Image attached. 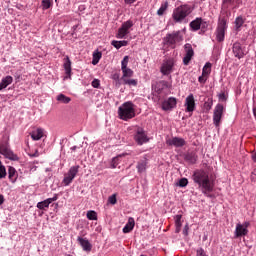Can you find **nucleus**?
<instances>
[{
    "label": "nucleus",
    "instance_id": "nucleus-22",
    "mask_svg": "<svg viewBox=\"0 0 256 256\" xmlns=\"http://www.w3.org/2000/svg\"><path fill=\"white\" fill-rule=\"evenodd\" d=\"M17 177H19V174L17 173V170L13 166H9V168H8V178L11 181V183H15L17 181Z\"/></svg>",
    "mask_w": 256,
    "mask_h": 256
},
{
    "label": "nucleus",
    "instance_id": "nucleus-3",
    "mask_svg": "<svg viewBox=\"0 0 256 256\" xmlns=\"http://www.w3.org/2000/svg\"><path fill=\"white\" fill-rule=\"evenodd\" d=\"M191 6L182 5L173 11L172 17L176 23H181L188 15H191Z\"/></svg>",
    "mask_w": 256,
    "mask_h": 256
},
{
    "label": "nucleus",
    "instance_id": "nucleus-5",
    "mask_svg": "<svg viewBox=\"0 0 256 256\" xmlns=\"http://www.w3.org/2000/svg\"><path fill=\"white\" fill-rule=\"evenodd\" d=\"M0 155H3L6 159H10V161H19V157L13 153V150L9 146V141L0 144Z\"/></svg>",
    "mask_w": 256,
    "mask_h": 256
},
{
    "label": "nucleus",
    "instance_id": "nucleus-35",
    "mask_svg": "<svg viewBox=\"0 0 256 256\" xmlns=\"http://www.w3.org/2000/svg\"><path fill=\"white\" fill-rule=\"evenodd\" d=\"M101 56H102L101 52H94L92 65H97V63H99V61L101 60Z\"/></svg>",
    "mask_w": 256,
    "mask_h": 256
},
{
    "label": "nucleus",
    "instance_id": "nucleus-54",
    "mask_svg": "<svg viewBox=\"0 0 256 256\" xmlns=\"http://www.w3.org/2000/svg\"><path fill=\"white\" fill-rule=\"evenodd\" d=\"M184 233L187 235V226H185V231H184Z\"/></svg>",
    "mask_w": 256,
    "mask_h": 256
},
{
    "label": "nucleus",
    "instance_id": "nucleus-2",
    "mask_svg": "<svg viewBox=\"0 0 256 256\" xmlns=\"http://www.w3.org/2000/svg\"><path fill=\"white\" fill-rule=\"evenodd\" d=\"M118 116L122 121H129L135 117V104L132 102H125L118 108Z\"/></svg>",
    "mask_w": 256,
    "mask_h": 256
},
{
    "label": "nucleus",
    "instance_id": "nucleus-46",
    "mask_svg": "<svg viewBox=\"0 0 256 256\" xmlns=\"http://www.w3.org/2000/svg\"><path fill=\"white\" fill-rule=\"evenodd\" d=\"M196 255H197V256H207V253H205V250H203V248H199V249L196 251Z\"/></svg>",
    "mask_w": 256,
    "mask_h": 256
},
{
    "label": "nucleus",
    "instance_id": "nucleus-56",
    "mask_svg": "<svg viewBox=\"0 0 256 256\" xmlns=\"http://www.w3.org/2000/svg\"><path fill=\"white\" fill-rule=\"evenodd\" d=\"M113 169H115V167H117L115 164L112 165Z\"/></svg>",
    "mask_w": 256,
    "mask_h": 256
},
{
    "label": "nucleus",
    "instance_id": "nucleus-24",
    "mask_svg": "<svg viewBox=\"0 0 256 256\" xmlns=\"http://www.w3.org/2000/svg\"><path fill=\"white\" fill-rule=\"evenodd\" d=\"M134 227H135V219L129 218L128 222L126 223V225L123 228V233H131V231H133Z\"/></svg>",
    "mask_w": 256,
    "mask_h": 256
},
{
    "label": "nucleus",
    "instance_id": "nucleus-28",
    "mask_svg": "<svg viewBox=\"0 0 256 256\" xmlns=\"http://www.w3.org/2000/svg\"><path fill=\"white\" fill-rule=\"evenodd\" d=\"M56 101H59V103H63L64 105H67V104L71 103V98L65 96L64 94H59L56 97Z\"/></svg>",
    "mask_w": 256,
    "mask_h": 256
},
{
    "label": "nucleus",
    "instance_id": "nucleus-41",
    "mask_svg": "<svg viewBox=\"0 0 256 256\" xmlns=\"http://www.w3.org/2000/svg\"><path fill=\"white\" fill-rule=\"evenodd\" d=\"M108 202L111 204V205H115V203H117V196L115 194H113L112 196H110L108 198Z\"/></svg>",
    "mask_w": 256,
    "mask_h": 256
},
{
    "label": "nucleus",
    "instance_id": "nucleus-38",
    "mask_svg": "<svg viewBox=\"0 0 256 256\" xmlns=\"http://www.w3.org/2000/svg\"><path fill=\"white\" fill-rule=\"evenodd\" d=\"M181 215H176L175 217V226H176V231L177 233H179V231L181 230Z\"/></svg>",
    "mask_w": 256,
    "mask_h": 256
},
{
    "label": "nucleus",
    "instance_id": "nucleus-43",
    "mask_svg": "<svg viewBox=\"0 0 256 256\" xmlns=\"http://www.w3.org/2000/svg\"><path fill=\"white\" fill-rule=\"evenodd\" d=\"M100 85H101V82L99 81V79H94L92 81V87H94V89H99Z\"/></svg>",
    "mask_w": 256,
    "mask_h": 256
},
{
    "label": "nucleus",
    "instance_id": "nucleus-29",
    "mask_svg": "<svg viewBox=\"0 0 256 256\" xmlns=\"http://www.w3.org/2000/svg\"><path fill=\"white\" fill-rule=\"evenodd\" d=\"M211 67H212L211 62H207V63L204 65V67H203V69H202V75H203L204 77H209V75H211Z\"/></svg>",
    "mask_w": 256,
    "mask_h": 256
},
{
    "label": "nucleus",
    "instance_id": "nucleus-4",
    "mask_svg": "<svg viewBox=\"0 0 256 256\" xmlns=\"http://www.w3.org/2000/svg\"><path fill=\"white\" fill-rule=\"evenodd\" d=\"M181 41H183V35H181V31L167 34L164 38V44L172 47L173 49H175V45H177V43H181Z\"/></svg>",
    "mask_w": 256,
    "mask_h": 256
},
{
    "label": "nucleus",
    "instance_id": "nucleus-16",
    "mask_svg": "<svg viewBox=\"0 0 256 256\" xmlns=\"http://www.w3.org/2000/svg\"><path fill=\"white\" fill-rule=\"evenodd\" d=\"M57 199H59V197L57 196V194H55L52 198H47L46 200L38 202L36 207L37 209H41L42 211L45 209H49V205L57 201Z\"/></svg>",
    "mask_w": 256,
    "mask_h": 256
},
{
    "label": "nucleus",
    "instance_id": "nucleus-36",
    "mask_svg": "<svg viewBox=\"0 0 256 256\" xmlns=\"http://www.w3.org/2000/svg\"><path fill=\"white\" fill-rule=\"evenodd\" d=\"M87 219H89L90 221H97V212L90 210L87 212Z\"/></svg>",
    "mask_w": 256,
    "mask_h": 256
},
{
    "label": "nucleus",
    "instance_id": "nucleus-10",
    "mask_svg": "<svg viewBox=\"0 0 256 256\" xmlns=\"http://www.w3.org/2000/svg\"><path fill=\"white\" fill-rule=\"evenodd\" d=\"M223 111H225V107H223L222 104H217L216 107L214 108L213 122L216 127H219V123H221Z\"/></svg>",
    "mask_w": 256,
    "mask_h": 256
},
{
    "label": "nucleus",
    "instance_id": "nucleus-27",
    "mask_svg": "<svg viewBox=\"0 0 256 256\" xmlns=\"http://www.w3.org/2000/svg\"><path fill=\"white\" fill-rule=\"evenodd\" d=\"M111 45H113L115 49H121V47H127V45H129V42L127 40H122V41L114 40L111 42Z\"/></svg>",
    "mask_w": 256,
    "mask_h": 256
},
{
    "label": "nucleus",
    "instance_id": "nucleus-17",
    "mask_svg": "<svg viewBox=\"0 0 256 256\" xmlns=\"http://www.w3.org/2000/svg\"><path fill=\"white\" fill-rule=\"evenodd\" d=\"M77 241L79 245L82 247L83 251H86L87 253H89L91 249H93V245H91V242H89L87 238L78 236Z\"/></svg>",
    "mask_w": 256,
    "mask_h": 256
},
{
    "label": "nucleus",
    "instance_id": "nucleus-14",
    "mask_svg": "<svg viewBox=\"0 0 256 256\" xmlns=\"http://www.w3.org/2000/svg\"><path fill=\"white\" fill-rule=\"evenodd\" d=\"M175 107H177V98L175 97H170L162 103L163 111H171V109H175Z\"/></svg>",
    "mask_w": 256,
    "mask_h": 256
},
{
    "label": "nucleus",
    "instance_id": "nucleus-34",
    "mask_svg": "<svg viewBox=\"0 0 256 256\" xmlns=\"http://www.w3.org/2000/svg\"><path fill=\"white\" fill-rule=\"evenodd\" d=\"M167 7H169V3L163 2L157 11V15L159 16L164 15L165 11H167Z\"/></svg>",
    "mask_w": 256,
    "mask_h": 256
},
{
    "label": "nucleus",
    "instance_id": "nucleus-21",
    "mask_svg": "<svg viewBox=\"0 0 256 256\" xmlns=\"http://www.w3.org/2000/svg\"><path fill=\"white\" fill-rule=\"evenodd\" d=\"M44 133L45 131L43 130V128H38L36 130H33L30 133L31 139H33V141H41V139H43Z\"/></svg>",
    "mask_w": 256,
    "mask_h": 256
},
{
    "label": "nucleus",
    "instance_id": "nucleus-9",
    "mask_svg": "<svg viewBox=\"0 0 256 256\" xmlns=\"http://www.w3.org/2000/svg\"><path fill=\"white\" fill-rule=\"evenodd\" d=\"M133 27V21L128 20L122 24V26L118 29V33L116 35L117 39H125L127 35H129V29Z\"/></svg>",
    "mask_w": 256,
    "mask_h": 256
},
{
    "label": "nucleus",
    "instance_id": "nucleus-13",
    "mask_svg": "<svg viewBox=\"0 0 256 256\" xmlns=\"http://www.w3.org/2000/svg\"><path fill=\"white\" fill-rule=\"evenodd\" d=\"M184 49L186 55L183 58V63L184 65H189L191 59H193V56L195 55V52L193 51V46H191V44H185Z\"/></svg>",
    "mask_w": 256,
    "mask_h": 256
},
{
    "label": "nucleus",
    "instance_id": "nucleus-40",
    "mask_svg": "<svg viewBox=\"0 0 256 256\" xmlns=\"http://www.w3.org/2000/svg\"><path fill=\"white\" fill-rule=\"evenodd\" d=\"M188 184L189 180H187V178H182L177 183L178 187H187Z\"/></svg>",
    "mask_w": 256,
    "mask_h": 256
},
{
    "label": "nucleus",
    "instance_id": "nucleus-51",
    "mask_svg": "<svg viewBox=\"0 0 256 256\" xmlns=\"http://www.w3.org/2000/svg\"><path fill=\"white\" fill-rule=\"evenodd\" d=\"M252 159L256 163V152L254 154H252Z\"/></svg>",
    "mask_w": 256,
    "mask_h": 256
},
{
    "label": "nucleus",
    "instance_id": "nucleus-12",
    "mask_svg": "<svg viewBox=\"0 0 256 256\" xmlns=\"http://www.w3.org/2000/svg\"><path fill=\"white\" fill-rule=\"evenodd\" d=\"M134 139L138 145H143V143H147L149 141L147 134H145V130L142 128L137 129Z\"/></svg>",
    "mask_w": 256,
    "mask_h": 256
},
{
    "label": "nucleus",
    "instance_id": "nucleus-47",
    "mask_svg": "<svg viewBox=\"0 0 256 256\" xmlns=\"http://www.w3.org/2000/svg\"><path fill=\"white\" fill-rule=\"evenodd\" d=\"M112 79L117 82V85H121V83H119V73L113 74Z\"/></svg>",
    "mask_w": 256,
    "mask_h": 256
},
{
    "label": "nucleus",
    "instance_id": "nucleus-55",
    "mask_svg": "<svg viewBox=\"0 0 256 256\" xmlns=\"http://www.w3.org/2000/svg\"><path fill=\"white\" fill-rule=\"evenodd\" d=\"M116 159H119V157L113 158V162L115 163Z\"/></svg>",
    "mask_w": 256,
    "mask_h": 256
},
{
    "label": "nucleus",
    "instance_id": "nucleus-25",
    "mask_svg": "<svg viewBox=\"0 0 256 256\" xmlns=\"http://www.w3.org/2000/svg\"><path fill=\"white\" fill-rule=\"evenodd\" d=\"M201 23H203V19L196 18L190 23V27L193 29V31H199L201 29Z\"/></svg>",
    "mask_w": 256,
    "mask_h": 256
},
{
    "label": "nucleus",
    "instance_id": "nucleus-18",
    "mask_svg": "<svg viewBox=\"0 0 256 256\" xmlns=\"http://www.w3.org/2000/svg\"><path fill=\"white\" fill-rule=\"evenodd\" d=\"M232 51L234 57H237V59H243V57H245V53L243 52V48H241V43L239 42H235L233 44Z\"/></svg>",
    "mask_w": 256,
    "mask_h": 256
},
{
    "label": "nucleus",
    "instance_id": "nucleus-52",
    "mask_svg": "<svg viewBox=\"0 0 256 256\" xmlns=\"http://www.w3.org/2000/svg\"><path fill=\"white\" fill-rule=\"evenodd\" d=\"M77 149V146L71 147V151H75Z\"/></svg>",
    "mask_w": 256,
    "mask_h": 256
},
{
    "label": "nucleus",
    "instance_id": "nucleus-45",
    "mask_svg": "<svg viewBox=\"0 0 256 256\" xmlns=\"http://www.w3.org/2000/svg\"><path fill=\"white\" fill-rule=\"evenodd\" d=\"M187 159L191 163H197V156H195V155H189V156H187Z\"/></svg>",
    "mask_w": 256,
    "mask_h": 256
},
{
    "label": "nucleus",
    "instance_id": "nucleus-8",
    "mask_svg": "<svg viewBox=\"0 0 256 256\" xmlns=\"http://www.w3.org/2000/svg\"><path fill=\"white\" fill-rule=\"evenodd\" d=\"M79 173V166H72L68 173L64 176V179L62 183L67 187L73 183V179L77 177V174Z\"/></svg>",
    "mask_w": 256,
    "mask_h": 256
},
{
    "label": "nucleus",
    "instance_id": "nucleus-6",
    "mask_svg": "<svg viewBox=\"0 0 256 256\" xmlns=\"http://www.w3.org/2000/svg\"><path fill=\"white\" fill-rule=\"evenodd\" d=\"M225 31H227V19L219 18L216 29V39L219 43L225 41Z\"/></svg>",
    "mask_w": 256,
    "mask_h": 256
},
{
    "label": "nucleus",
    "instance_id": "nucleus-1",
    "mask_svg": "<svg viewBox=\"0 0 256 256\" xmlns=\"http://www.w3.org/2000/svg\"><path fill=\"white\" fill-rule=\"evenodd\" d=\"M192 179L204 195L213 191V180H211V176H209V172L207 170L198 169L194 171Z\"/></svg>",
    "mask_w": 256,
    "mask_h": 256
},
{
    "label": "nucleus",
    "instance_id": "nucleus-26",
    "mask_svg": "<svg viewBox=\"0 0 256 256\" xmlns=\"http://www.w3.org/2000/svg\"><path fill=\"white\" fill-rule=\"evenodd\" d=\"M64 69L66 75H68V77H71V59H69V56H66L64 59Z\"/></svg>",
    "mask_w": 256,
    "mask_h": 256
},
{
    "label": "nucleus",
    "instance_id": "nucleus-39",
    "mask_svg": "<svg viewBox=\"0 0 256 256\" xmlns=\"http://www.w3.org/2000/svg\"><path fill=\"white\" fill-rule=\"evenodd\" d=\"M127 65H129V56H125L121 61V69H127Z\"/></svg>",
    "mask_w": 256,
    "mask_h": 256
},
{
    "label": "nucleus",
    "instance_id": "nucleus-32",
    "mask_svg": "<svg viewBox=\"0 0 256 256\" xmlns=\"http://www.w3.org/2000/svg\"><path fill=\"white\" fill-rule=\"evenodd\" d=\"M122 82L124 85H128L129 87H137L139 83L137 79H129V78L122 80Z\"/></svg>",
    "mask_w": 256,
    "mask_h": 256
},
{
    "label": "nucleus",
    "instance_id": "nucleus-15",
    "mask_svg": "<svg viewBox=\"0 0 256 256\" xmlns=\"http://www.w3.org/2000/svg\"><path fill=\"white\" fill-rule=\"evenodd\" d=\"M185 107L187 113H193L195 111V96L189 94L185 99Z\"/></svg>",
    "mask_w": 256,
    "mask_h": 256
},
{
    "label": "nucleus",
    "instance_id": "nucleus-7",
    "mask_svg": "<svg viewBox=\"0 0 256 256\" xmlns=\"http://www.w3.org/2000/svg\"><path fill=\"white\" fill-rule=\"evenodd\" d=\"M175 67V59L173 58H168L163 61L160 72L162 75H171L173 73V69Z\"/></svg>",
    "mask_w": 256,
    "mask_h": 256
},
{
    "label": "nucleus",
    "instance_id": "nucleus-33",
    "mask_svg": "<svg viewBox=\"0 0 256 256\" xmlns=\"http://www.w3.org/2000/svg\"><path fill=\"white\" fill-rule=\"evenodd\" d=\"M136 168H137L138 173H145V171L147 170V162L146 161L138 162Z\"/></svg>",
    "mask_w": 256,
    "mask_h": 256
},
{
    "label": "nucleus",
    "instance_id": "nucleus-50",
    "mask_svg": "<svg viewBox=\"0 0 256 256\" xmlns=\"http://www.w3.org/2000/svg\"><path fill=\"white\" fill-rule=\"evenodd\" d=\"M124 1H125V3H127V5H131V4L135 3V1H137V0H124Z\"/></svg>",
    "mask_w": 256,
    "mask_h": 256
},
{
    "label": "nucleus",
    "instance_id": "nucleus-42",
    "mask_svg": "<svg viewBox=\"0 0 256 256\" xmlns=\"http://www.w3.org/2000/svg\"><path fill=\"white\" fill-rule=\"evenodd\" d=\"M42 5L44 9H49L51 7V0H43Z\"/></svg>",
    "mask_w": 256,
    "mask_h": 256
},
{
    "label": "nucleus",
    "instance_id": "nucleus-48",
    "mask_svg": "<svg viewBox=\"0 0 256 256\" xmlns=\"http://www.w3.org/2000/svg\"><path fill=\"white\" fill-rule=\"evenodd\" d=\"M219 99H220L221 101H225V99H227L226 96H225V93L219 94Z\"/></svg>",
    "mask_w": 256,
    "mask_h": 256
},
{
    "label": "nucleus",
    "instance_id": "nucleus-11",
    "mask_svg": "<svg viewBox=\"0 0 256 256\" xmlns=\"http://www.w3.org/2000/svg\"><path fill=\"white\" fill-rule=\"evenodd\" d=\"M249 225H250L249 222H244L243 224L241 223L236 224V229L234 232L235 237L236 238L245 237V235L249 233V230H248Z\"/></svg>",
    "mask_w": 256,
    "mask_h": 256
},
{
    "label": "nucleus",
    "instance_id": "nucleus-44",
    "mask_svg": "<svg viewBox=\"0 0 256 256\" xmlns=\"http://www.w3.org/2000/svg\"><path fill=\"white\" fill-rule=\"evenodd\" d=\"M207 79H209V77L208 76H204L203 74L201 75V76H199V78H198V81H199V83H206L207 82Z\"/></svg>",
    "mask_w": 256,
    "mask_h": 256
},
{
    "label": "nucleus",
    "instance_id": "nucleus-20",
    "mask_svg": "<svg viewBox=\"0 0 256 256\" xmlns=\"http://www.w3.org/2000/svg\"><path fill=\"white\" fill-rule=\"evenodd\" d=\"M166 144L173 147H183L185 145V139L174 137L172 139H168Z\"/></svg>",
    "mask_w": 256,
    "mask_h": 256
},
{
    "label": "nucleus",
    "instance_id": "nucleus-19",
    "mask_svg": "<svg viewBox=\"0 0 256 256\" xmlns=\"http://www.w3.org/2000/svg\"><path fill=\"white\" fill-rule=\"evenodd\" d=\"M239 5H241L240 0H222V9H229V7L238 9Z\"/></svg>",
    "mask_w": 256,
    "mask_h": 256
},
{
    "label": "nucleus",
    "instance_id": "nucleus-53",
    "mask_svg": "<svg viewBox=\"0 0 256 256\" xmlns=\"http://www.w3.org/2000/svg\"><path fill=\"white\" fill-rule=\"evenodd\" d=\"M32 157H39V154L36 152L35 154L32 155Z\"/></svg>",
    "mask_w": 256,
    "mask_h": 256
},
{
    "label": "nucleus",
    "instance_id": "nucleus-49",
    "mask_svg": "<svg viewBox=\"0 0 256 256\" xmlns=\"http://www.w3.org/2000/svg\"><path fill=\"white\" fill-rule=\"evenodd\" d=\"M5 203V197H3L2 194H0V205H3Z\"/></svg>",
    "mask_w": 256,
    "mask_h": 256
},
{
    "label": "nucleus",
    "instance_id": "nucleus-31",
    "mask_svg": "<svg viewBox=\"0 0 256 256\" xmlns=\"http://www.w3.org/2000/svg\"><path fill=\"white\" fill-rule=\"evenodd\" d=\"M243 23H245V20L243 19V17L238 16L235 21H234V25H235V29L236 31H239L241 29V27H243Z\"/></svg>",
    "mask_w": 256,
    "mask_h": 256
},
{
    "label": "nucleus",
    "instance_id": "nucleus-23",
    "mask_svg": "<svg viewBox=\"0 0 256 256\" xmlns=\"http://www.w3.org/2000/svg\"><path fill=\"white\" fill-rule=\"evenodd\" d=\"M11 83H13V78L11 76H6L2 78L0 82V91H3V89H7V87H9Z\"/></svg>",
    "mask_w": 256,
    "mask_h": 256
},
{
    "label": "nucleus",
    "instance_id": "nucleus-37",
    "mask_svg": "<svg viewBox=\"0 0 256 256\" xmlns=\"http://www.w3.org/2000/svg\"><path fill=\"white\" fill-rule=\"evenodd\" d=\"M7 177V169L3 165V162L0 161V179H5Z\"/></svg>",
    "mask_w": 256,
    "mask_h": 256
},
{
    "label": "nucleus",
    "instance_id": "nucleus-30",
    "mask_svg": "<svg viewBox=\"0 0 256 256\" xmlns=\"http://www.w3.org/2000/svg\"><path fill=\"white\" fill-rule=\"evenodd\" d=\"M122 77H121V81L125 80V79H129L131 77H133V70H131V68H125L122 70Z\"/></svg>",
    "mask_w": 256,
    "mask_h": 256
}]
</instances>
